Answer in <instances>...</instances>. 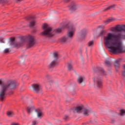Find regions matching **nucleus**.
I'll return each instance as SVG.
<instances>
[{"instance_id": "obj_20", "label": "nucleus", "mask_w": 125, "mask_h": 125, "mask_svg": "<svg viewBox=\"0 0 125 125\" xmlns=\"http://www.w3.org/2000/svg\"><path fill=\"white\" fill-rule=\"evenodd\" d=\"M114 66L116 70L117 69H119V68H120L121 66V65L120 64V61L116 60L114 63Z\"/></svg>"}, {"instance_id": "obj_21", "label": "nucleus", "mask_w": 125, "mask_h": 125, "mask_svg": "<svg viewBox=\"0 0 125 125\" xmlns=\"http://www.w3.org/2000/svg\"><path fill=\"white\" fill-rule=\"evenodd\" d=\"M67 69L68 71H72L73 70V64H72L71 62L68 63Z\"/></svg>"}, {"instance_id": "obj_13", "label": "nucleus", "mask_w": 125, "mask_h": 125, "mask_svg": "<svg viewBox=\"0 0 125 125\" xmlns=\"http://www.w3.org/2000/svg\"><path fill=\"white\" fill-rule=\"evenodd\" d=\"M97 31H99L100 32H105V26L104 25H99L97 28H96Z\"/></svg>"}, {"instance_id": "obj_40", "label": "nucleus", "mask_w": 125, "mask_h": 125, "mask_svg": "<svg viewBox=\"0 0 125 125\" xmlns=\"http://www.w3.org/2000/svg\"><path fill=\"white\" fill-rule=\"evenodd\" d=\"M70 0H64L65 2H68Z\"/></svg>"}, {"instance_id": "obj_27", "label": "nucleus", "mask_w": 125, "mask_h": 125, "mask_svg": "<svg viewBox=\"0 0 125 125\" xmlns=\"http://www.w3.org/2000/svg\"><path fill=\"white\" fill-rule=\"evenodd\" d=\"M114 7H115V5H112L105 8L104 9V11H106V10H108V9H114Z\"/></svg>"}, {"instance_id": "obj_32", "label": "nucleus", "mask_w": 125, "mask_h": 125, "mask_svg": "<svg viewBox=\"0 0 125 125\" xmlns=\"http://www.w3.org/2000/svg\"><path fill=\"white\" fill-rule=\"evenodd\" d=\"M88 31V29L86 28H83L82 30V32H87Z\"/></svg>"}, {"instance_id": "obj_25", "label": "nucleus", "mask_w": 125, "mask_h": 125, "mask_svg": "<svg viewBox=\"0 0 125 125\" xmlns=\"http://www.w3.org/2000/svg\"><path fill=\"white\" fill-rule=\"evenodd\" d=\"M10 51H11V50H10V49L6 48L4 50L3 53H5V54H7L9 53V52H10Z\"/></svg>"}, {"instance_id": "obj_2", "label": "nucleus", "mask_w": 125, "mask_h": 125, "mask_svg": "<svg viewBox=\"0 0 125 125\" xmlns=\"http://www.w3.org/2000/svg\"><path fill=\"white\" fill-rule=\"evenodd\" d=\"M64 28H66L68 32H75L76 27L74 26L71 23L68 22L64 23L62 27H60L58 28L54 29L55 32H61L63 30Z\"/></svg>"}, {"instance_id": "obj_11", "label": "nucleus", "mask_w": 125, "mask_h": 125, "mask_svg": "<svg viewBox=\"0 0 125 125\" xmlns=\"http://www.w3.org/2000/svg\"><path fill=\"white\" fill-rule=\"evenodd\" d=\"M10 41L11 42L10 44L11 45H14L13 47H17V48H18V47H20V46H21V45L19 44H15V39L14 38H10Z\"/></svg>"}, {"instance_id": "obj_9", "label": "nucleus", "mask_w": 125, "mask_h": 125, "mask_svg": "<svg viewBox=\"0 0 125 125\" xmlns=\"http://www.w3.org/2000/svg\"><path fill=\"white\" fill-rule=\"evenodd\" d=\"M33 111H35V112H37V109H36V107L34 105H30L29 106H27V114H32L33 116L36 115V113H33Z\"/></svg>"}, {"instance_id": "obj_44", "label": "nucleus", "mask_w": 125, "mask_h": 125, "mask_svg": "<svg viewBox=\"0 0 125 125\" xmlns=\"http://www.w3.org/2000/svg\"><path fill=\"white\" fill-rule=\"evenodd\" d=\"M2 31H4V30H3Z\"/></svg>"}, {"instance_id": "obj_30", "label": "nucleus", "mask_w": 125, "mask_h": 125, "mask_svg": "<svg viewBox=\"0 0 125 125\" xmlns=\"http://www.w3.org/2000/svg\"><path fill=\"white\" fill-rule=\"evenodd\" d=\"M123 69L125 70L123 71V75L124 76V77H125V64L123 65Z\"/></svg>"}, {"instance_id": "obj_24", "label": "nucleus", "mask_w": 125, "mask_h": 125, "mask_svg": "<svg viewBox=\"0 0 125 125\" xmlns=\"http://www.w3.org/2000/svg\"><path fill=\"white\" fill-rule=\"evenodd\" d=\"M35 24H36V21H31L29 23L30 28H34Z\"/></svg>"}, {"instance_id": "obj_19", "label": "nucleus", "mask_w": 125, "mask_h": 125, "mask_svg": "<svg viewBox=\"0 0 125 125\" xmlns=\"http://www.w3.org/2000/svg\"><path fill=\"white\" fill-rule=\"evenodd\" d=\"M43 112L42 110H39L37 112V117L39 119H42L43 117Z\"/></svg>"}, {"instance_id": "obj_6", "label": "nucleus", "mask_w": 125, "mask_h": 125, "mask_svg": "<svg viewBox=\"0 0 125 125\" xmlns=\"http://www.w3.org/2000/svg\"><path fill=\"white\" fill-rule=\"evenodd\" d=\"M59 32H42L40 35V36H42V37H45V38H51V37H54L55 35H58Z\"/></svg>"}, {"instance_id": "obj_3", "label": "nucleus", "mask_w": 125, "mask_h": 125, "mask_svg": "<svg viewBox=\"0 0 125 125\" xmlns=\"http://www.w3.org/2000/svg\"><path fill=\"white\" fill-rule=\"evenodd\" d=\"M52 59V61L47 66L48 69H49V70L53 69V68L56 67V66L58 65V62H57V60L58 59V54L57 53H54Z\"/></svg>"}, {"instance_id": "obj_37", "label": "nucleus", "mask_w": 125, "mask_h": 125, "mask_svg": "<svg viewBox=\"0 0 125 125\" xmlns=\"http://www.w3.org/2000/svg\"><path fill=\"white\" fill-rule=\"evenodd\" d=\"M103 35H104V32H100L99 36H103Z\"/></svg>"}, {"instance_id": "obj_43", "label": "nucleus", "mask_w": 125, "mask_h": 125, "mask_svg": "<svg viewBox=\"0 0 125 125\" xmlns=\"http://www.w3.org/2000/svg\"><path fill=\"white\" fill-rule=\"evenodd\" d=\"M16 31H18V30H16Z\"/></svg>"}, {"instance_id": "obj_4", "label": "nucleus", "mask_w": 125, "mask_h": 125, "mask_svg": "<svg viewBox=\"0 0 125 125\" xmlns=\"http://www.w3.org/2000/svg\"><path fill=\"white\" fill-rule=\"evenodd\" d=\"M27 48H31L36 44V39L35 37L32 35H28L26 38Z\"/></svg>"}, {"instance_id": "obj_7", "label": "nucleus", "mask_w": 125, "mask_h": 125, "mask_svg": "<svg viewBox=\"0 0 125 125\" xmlns=\"http://www.w3.org/2000/svg\"><path fill=\"white\" fill-rule=\"evenodd\" d=\"M93 80L95 83V84L97 87L100 88L102 87V80L101 77L99 75H96L93 78Z\"/></svg>"}, {"instance_id": "obj_34", "label": "nucleus", "mask_w": 125, "mask_h": 125, "mask_svg": "<svg viewBox=\"0 0 125 125\" xmlns=\"http://www.w3.org/2000/svg\"><path fill=\"white\" fill-rule=\"evenodd\" d=\"M63 119L64 120H65V121H66V120H68L69 119V116H68L67 115H65L64 118H63Z\"/></svg>"}, {"instance_id": "obj_15", "label": "nucleus", "mask_w": 125, "mask_h": 125, "mask_svg": "<svg viewBox=\"0 0 125 125\" xmlns=\"http://www.w3.org/2000/svg\"><path fill=\"white\" fill-rule=\"evenodd\" d=\"M75 33L74 32H68L66 34V37L68 38V40H72L73 39V37H74V35Z\"/></svg>"}, {"instance_id": "obj_18", "label": "nucleus", "mask_w": 125, "mask_h": 125, "mask_svg": "<svg viewBox=\"0 0 125 125\" xmlns=\"http://www.w3.org/2000/svg\"><path fill=\"white\" fill-rule=\"evenodd\" d=\"M115 20H116V19L113 18H110L104 21V24L105 25H107V24H109V23H110V22H113V21H115Z\"/></svg>"}, {"instance_id": "obj_36", "label": "nucleus", "mask_w": 125, "mask_h": 125, "mask_svg": "<svg viewBox=\"0 0 125 125\" xmlns=\"http://www.w3.org/2000/svg\"><path fill=\"white\" fill-rule=\"evenodd\" d=\"M11 125H20L19 124L16 123H12Z\"/></svg>"}, {"instance_id": "obj_12", "label": "nucleus", "mask_w": 125, "mask_h": 125, "mask_svg": "<svg viewBox=\"0 0 125 125\" xmlns=\"http://www.w3.org/2000/svg\"><path fill=\"white\" fill-rule=\"evenodd\" d=\"M69 41L67 36H63L60 39V42L61 43H65Z\"/></svg>"}, {"instance_id": "obj_26", "label": "nucleus", "mask_w": 125, "mask_h": 125, "mask_svg": "<svg viewBox=\"0 0 125 125\" xmlns=\"http://www.w3.org/2000/svg\"><path fill=\"white\" fill-rule=\"evenodd\" d=\"M120 114L121 116H125V109H122L120 110Z\"/></svg>"}, {"instance_id": "obj_23", "label": "nucleus", "mask_w": 125, "mask_h": 125, "mask_svg": "<svg viewBox=\"0 0 125 125\" xmlns=\"http://www.w3.org/2000/svg\"><path fill=\"white\" fill-rule=\"evenodd\" d=\"M69 7L72 10H75L77 9V6L75 4H72L69 6Z\"/></svg>"}, {"instance_id": "obj_33", "label": "nucleus", "mask_w": 125, "mask_h": 125, "mask_svg": "<svg viewBox=\"0 0 125 125\" xmlns=\"http://www.w3.org/2000/svg\"><path fill=\"white\" fill-rule=\"evenodd\" d=\"M101 72L102 73V74L103 75L106 74H105V71H104V70L103 69H101Z\"/></svg>"}, {"instance_id": "obj_28", "label": "nucleus", "mask_w": 125, "mask_h": 125, "mask_svg": "<svg viewBox=\"0 0 125 125\" xmlns=\"http://www.w3.org/2000/svg\"><path fill=\"white\" fill-rule=\"evenodd\" d=\"M105 63L106 66H108V67H109V66H111V62H110V61H109V60H106L105 62Z\"/></svg>"}, {"instance_id": "obj_31", "label": "nucleus", "mask_w": 125, "mask_h": 125, "mask_svg": "<svg viewBox=\"0 0 125 125\" xmlns=\"http://www.w3.org/2000/svg\"><path fill=\"white\" fill-rule=\"evenodd\" d=\"M2 83H3V79H0V85H2Z\"/></svg>"}, {"instance_id": "obj_16", "label": "nucleus", "mask_w": 125, "mask_h": 125, "mask_svg": "<svg viewBox=\"0 0 125 125\" xmlns=\"http://www.w3.org/2000/svg\"><path fill=\"white\" fill-rule=\"evenodd\" d=\"M90 113V111L86 108H84L83 109V115L85 117H87L89 116V113Z\"/></svg>"}, {"instance_id": "obj_14", "label": "nucleus", "mask_w": 125, "mask_h": 125, "mask_svg": "<svg viewBox=\"0 0 125 125\" xmlns=\"http://www.w3.org/2000/svg\"><path fill=\"white\" fill-rule=\"evenodd\" d=\"M83 109V105L78 106L76 107L75 110H73V112L76 111L77 113H82Z\"/></svg>"}, {"instance_id": "obj_17", "label": "nucleus", "mask_w": 125, "mask_h": 125, "mask_svg": "<svg viewBox=\"0 0 125 125\" xmlns=\"http://www.w3.org/2000/svg\"><path fill=\"white\" fill-rule=\"evenodd\" d=\"M6 115L8 117H9V118H12V117L15 115V113L14 112H13V111L9 110L7 111Z\"/></svg>"}, {"instance_id": "obj_39", "label": "nucleus", "mask_w": 125, "mask_h": 125, "mask_svg": "<svg viewBox=\"0 0 125 125\" xmlns=\"http://www.w3.org/2000/svg\"><path fill=\"white\" fill-rule=\"evenodd\" d=\"M0 42H4V41L3 40V39L0 40Z\"/></svg>"}, {"instance_id": "obj_35", "label": "nucleus", "mask_w": 125, "mask_h": 125, "mask_svg": "<svg viewBox=\"0 0 125 125\" xmlns=\"http://www.w3.org/2000/svg\"><path fill=\"white\" fill-rule=\"evenodd\" d=\"M37 125V121H33L32 122V125Z\"/></svg>"}, {"instance_id": "obj_38", "label": "nucleus", "mask_w": 125, "mask_h": 125, "mask_svg": "<svg viewBox=\"0 0 125 125\" xmlns=\"http://www.w3.org/2000/svg\"><path fill=\"white\" fill-rule=\"evenodd\" d=\"M54 83L53 81H50V82H49V83H50V84H52V83Z\"/></svg>"}, {"instance_id": "obj_41", "label": "nucleus", "mask_w": 125, "mask_h": 125, "mask_svg": "<svg viewBox=\"0 0 125 125\" xmlns=\"http://www.w3.org/2000/svg\"><path fill=\"white\" fill-rule=\"evenodd\" d=\"M22 0H16L17 2H18V1H21Z\"/></svg>"}, {"instance_id": "obj_42", "label": "nucleus", "mask_w": 125, "mask_h": 125, "mask_svg": "<svg viewBox=\"0 0 125 125\" xmlns=\"http://www.w3.org/2000/svg\"><path fill=\"white\" fill-rule=\"evenodd\" d=\"M82 125H85V123H83L82 124Z\"/></svg>"}, {"instance_id": "obj_1", "label": "nucleus", "mask_w": 125, "mask_h": 125, "mask_svg": "<svg viewBox=\"0 0 125 125\" xmlns=\"http://www.w3.org/2000/svg\"><path fill=\"white\" fill-rule=\"evenodd\" d=\"M19 84L16 80L9 79L7 81L6 83L2 85L0 89V101L3 102L6 98V92L8 90L10 94H13V90H15Z\"/></svg>"}, {"instance_id": "obj_29", "label": "nucleus", "mask_w": 125, "mask_h": 125, "mask_svg": "<svg viewBox=\"0 0 125 125\" xmlns=\"http://www.w3.org/2000/svg\"><path fill=\"white\" fill-rule=\"evenodd\" d=\"M93 45V41H90L88 43V46H92Z\"/></svg>"}, {"instance_id": "obj_22", "label": "nucleus", "mask_w": 125, "mask_h": 125, "mask_svg": "<svg viewBox=\"0 0 125 125\" xmlns=\"http://www.w3.org/2000/svg\"><path fill=\"white\" fill-rule=\"evenodd\" d=\"M83 80H84V77L83 76H80L78 79V82L79 83H82L83 82Z\"/></svg>"}, {"instance_id": "obj_10", "label": "nucleus", "mask_w": 125, "mask_h": 125, "mask_svg": "<svg viewBox=\"0 0 125 125\" xmlns=\"http://www.w3.org/2000/svg\"><path fill=\"white\" fill-rule=\"evenodd\" d=\"M42 29L44 32H52V27H50L47 23H43L42 25Z\"/></svg>"}, {"instance_id": "obj_8", "label": "nucleus", "mask_w": 125, "mask_h": 125, "mask_svg": "<svg viewBox=\"0 0 125 125\" xmlns=\"http://www.w3.org/2000/svg\"><path fill=\"white\" fill-rule=\"evenodd\" d=\"M34 91L36 93H39L42 89V86L39 83H34L32 85Z\"/></svg>"}, {"instance_id": "obj_5", "label": "nucleus", "mask_w": 125, "mask_h": 125, "mask_svg": "<svg viewBox=\"0 0 125 125\" xmlns=\"http://www.w3.org/2000/svg\"><path fill=\"white\" fill-rule=\"evenodd\" d=\"M111 32H125V24H118L109 28Z\"/></svg>"}]
</instances>
